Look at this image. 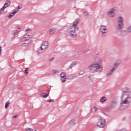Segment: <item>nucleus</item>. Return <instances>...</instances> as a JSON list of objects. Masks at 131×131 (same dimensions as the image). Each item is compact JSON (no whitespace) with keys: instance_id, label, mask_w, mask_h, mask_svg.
I'll list each match as a JSON object with an SVG mask.
<instances>
[{"instance_id":"31","label":"nucleus","mask_w":131,"mask_h":131,"mask_svg":"<svg viewBox=\"0 0 131 131\" xmlns=\"http://www.w3.org/2000/svg\"><path fill=\"white\" fill-rule=\"evenodd\" d=\"M89 15V12H84L83 13V16H88Z\"/></svg>"},{"instance_id":"35","label":"nucleus","mask_w":131,"mask_h":131,"mask_svg":"<svg viewBox=\"0 0 131 131\" xmlns=\"http://www.w3.org/2000/svg\"><path fill=\"white\" fill-rule=\"evenodd\" d=\"M26 131H33V129L32 128H26Z\"/></svg>"},{"instance_id":"23","label":"nucleus","mask_w":131,"mask_h":131,"mask_svg":"<svg viewBox=\"0 0 131 131\" xmlns=\"http://www.w3.org/2000/svg\"><path fill=\"white\" fill-rule=\"evenodd\" d=\"M42 45L48 48V46H49V42H48V41H45L42 43Z\"/></svg>"},{"instance_id":"2","label":"nucleus","mask_w":131,"mask_h":131,"mask_svg":"<svg viewBox=\"0 0 131 131\" xmlns=\"http://www.w3.org/2000/svg\"><path fill=\"white\" fill-rule=\"evenodd\" d=\"M79 27L78 26H77V25H73L72 27H70L67 29V32H68V33H70L71 36H72L73 37H76V32L75 31V30H78Z\"/></svg>"},{"instance_id":"1","label":"nucleus","mask_w":131,"mask_h":131,"mask_svg":"<svg viewBox=\"0 0 131 131\" xmlns=\"http://www.w3.org/2000/svg\"><path fill=\"white\" fill-rule=\"evenodd\" d=\"M131 103V91L127 87H125L123 89V94L121 98V102L118 103V102L116 101V107L120 110L122 111L124 109L128 108L130 106Z\"/></svg>"},{"instance_id":"12","label":"nucleus","mask_w":131,"mask_h":131,"mask_svg":"<svg viewBox=\"0 0 131 131\" xmlns=\"http://www.w3.org/2000/svg\"><path fill=\"white\" fill-rule=\"evenodd\" d=\"M121 62H122L121 59H118L116 60L115 63V69H116L117 67H118V66L121 64Z\"/></svg>"},{"instance_id":"44","label":"nucleus","mask_w":131,"mask_h":131,"mask_svg":"<svg viewBox=\"0 0 131 131\" xmlns=\"http://www.w3.org/2000/svg\"><path fill=\"white\" fill-rule=\"evenodd\" d=\"M35 131H37L36 130H35Z\"/></svg>"},{"instance_id":"33","label":"nucleus","mask_w":131,"mask_h":131,"mask_svg":"<svg viewBox=\"0 0 131 131\" xmlns=\"http://www.w3.org/2000/svg\"><path fill=\"white\" fill-rule=\"evenodd\" d=\"M84 73V72H83V71H81L79 72V74H80V75H83Z\"/></svg>"},{"instance_id":"17","label":"nucleus","mask_w":131,"mask_h":131,"mask_svg":"<svg viewBox=\"0 0 131 131\" xmlns=\"http://www.w3.org/2000/svg\"><path fill=\"white\" fill-rule=\"evenodd\" d=\"M107 101V97L105 96H103L100 98V102L101 103H104V102Z\"/></svg>"},{"instance_id":"39","label":"nucleus","mask_w":131,"mask_h":131,"mask_svg":"<svg viewBox=\"0 0 131 131\" xmlns=\"http://www.w3.org/2000/svg\"><path fill=\"white\" fill-rule=\"evenodd\" d=\"M23 46H25V47H26V46H28V43H23Z\"/></svg>"},{"instance_id":"20","label":"nucleus","mask_w":131,"mask_h":131,"mask_svg":"<svg viewBox=\"0 0 131 131\" xmlns=\"http://www.w3.org/2000/svg\"><path fill=\"white\" fill-rule=\"evenodd\" d=\"M56 32V30L54 28L51 29L49 30V33L50 34H54Z\"/></svg>"},{"instance_id":"7","label":"nucleus","mask_w":131,"mask_h":131,"mask_svg":"<svg viewBox=\"0 0 131 131\" xmlns=\"http://www.w3.org/2000/svg\"><path fill=\"white\" fill-rule=\"evenodd\" d=\"M10 5H11V2L8 1V0L6 1L4 6L0 10V14H4L5 9H6V8H8V7H9V6H10Z\"/></svg>"},{"instance_id":"6","label":"nucleus","mask_w":131,"mask_h":131,"mask_svg":"<svg viewBox=\"0 0 131 131\" xmlns=\"http://www.w3.org/2000/svg\"><path fill=\"white\" fill-rule=\"evenodd\" d=\"M97 67V63H92L90 64L88 69H89V71L92 72V73H95L96 72V68Z\"/></svg>"},{"instance_id":"18","label":"nucleus","mask_w":131,"mask_h":131,"mask_svg":"<svg viewBox=\"0 0 131 131\" xmlns=\"http://www.w3.org/2000/svg\"><path fill=\"white\" fill-rule=\"evenodd\" d=\"M47 49H48V47H47V46H45V45H43V44H42L40 48V51H46Z\"/></svg>"},{"instance_id":"28","label":"nucleus","mask_w":131,"mask_h":131,"mask_svg":"<svg viewBox=\"0 0 131 131\" xmlns=\"http://www.w3.org/2000/svg\"><path fill=\"white\" fill-rule=\"evenodd\" d=\"M60 77H67V76H65V73H61L60 75Z\"/></svg>"},{"instance_id":"11","label":"nucleus","mask_w":131,"mask_h":131,"mask_svg":"<svg viewBox=\"0 0 131 131\" xmlns=\"http://www.w3.org/2000/svg\"><path fill=\"white\" fill-rule=\"evenodd\" d=\"M19 12V10H14L12 13H11L9 15H8L9 19H12L15 14Z\"/></svg>"},{"instance_id":"5","label":"nucleus","mask_w":131,"mask_h":131,"mask_svg":"<svg viewBox=\"0 0 131 131\" xmlns=\"http://www.w3.org/2000/svg\"><path fill=\"white\" fill-rule=\"evenodd\" d=\"M100 31L102 33V36H106L108 32V29L106 26H101L100 27Z\"/></svg>"},{"instance_id":"24","label":"nucleus","mask_w":131,"mask_h":131,"mask_svg":"<svg viewBox=\"0 0 131 131\" xmlns=\"http://www.w3.org/2000/svg\"><path fill=\"white\" fill-rule=\"evenodd\" d=\"M89 79L90 80H91V81H94V79H95V78H94L93 75H90L89 77Z\"/></svg>"},{"instance_id":"37","label":"nucleus","mask_w":131,"mask_h":131,"mask_svg":"<svg viewBox=\"0 0 131 131\" xmlns=\"http://www.w3.org/2000/svg\"><path fill=\"white\" fill-rule=\"evenodd\" d=\"M93 109L94 110V111L96 112V111H98V108L96 107V106H94L93 107Z\"/></svg>"},{"instance_id":"9","label":"nucleus","mask_w":131,"mask_h":131,"mask_svg":"<svg viewBox=\"0 0 131 131\" xmlns=\"http://www.w3.org/2000/svg\"><path fill=\"white\" fill-rule=\"evenodd\" d=\"M102 71H103V66L100 65L98 63H97L95 72H97L98 73H101Z\"/></svg>"},{"instance_id":"15","label":"nucleus","mask_w":131,"mask_h":131,"mask_svg":"<svg viewBox=\"0 0 131 131\" xmlns=\"http://www.w3.org/2000/svg\"><path fill=\"white\" fill-rule=\"evenodd\" d=\"M115 70V68H113V69L111 70L108 73L106 74V76H110L112 73H113V71Z\"/></svg>"},{"instance_id":"3","label":"nucleus","mask_w":131,"mask_h":131,"mask_svg":"<svg viewBox=\"0 0 131 131\" xmlns=\"http://www.w3.org/2000/svg\"><path fill=\"white\" fill-rule=\"evenodd\" d=\"M117 22L118 23L117 26V30H121L123 28V25H124V21L123 20L122 16H119L117 19Z\"/></svg>"},{"instance_id":"21","label":"nucleus","mask_w":131,"mask_h":131,"mask_svg":"<svg viewBox=\"0 0 131 131\" xmlns=\"http://www.w3.org/2000/svg\"><path fill=\"white\" fill-rule=\"evenodd\" d=\"M78 23H79V19L77 18L73 22V25H77V24H78Z\"/></svg>"},{"instance_id":"14","label":"nucleus","mask_w":131,"mask_h":131,"mask_svg":"<svg viewBox=\"0 0 131 131\" xmlns=\"http://www.w3.org/2000/svg\"><path fill=\"white\" fill-rule=\"evenodd\" d=\"M75 124V120H71L69 123V125L70 126H73Z\"/></svg>"},{"instance_id":"4","label":"nucleus","mask_w":131,"mask_h":131,"mask_svg":"<svg viewBox=\"0 0 131 131\" xmlns=\"http://www.w3.org/2000/svg\"><path fill=\"white\" fill-rule=\"evenodd\" d=\"M106 125V120L103 118H100L97 123V126L100 128H104Z\"/></svg>"},{"instance_id":"19","label":"nucleus","mask_w":131,"mask_h":131,"mask_svg":"<svg viewBox=\"0 0 131 131\" xmlns=\"http://www.w3.org/2000/svg\"><path fill=\"white\" fill-rule=\"evenodd\" d=\"M67 77H62L60 78V81L62 82V83H64L66 80H67Z\"/></svg>"},{"instance_id":"30","label":"nucleus","mask_w":131,"mask_h":131,"mask_svg":"<svg viewBox=\"0 0 131 131\" xmlns=\"http://www.w3.org/2000/svg\"><path fill=\"white\" fill-rule=\"evenodd\" d=\"M127 32L129 33L131 32V26H130L127 29Z\"/></svg>"},{"instance_id":"43","label":"nucleus","mask_w":131,"mask_h":131,"mask_svg":"<svg viewBox=\"0 0 131 131\" xmlns=\"http://www.w3.org/2000/svg\"><path fill=\"white\" fill-rule=\"evenodd\" d=\"M29 30H30V29H28L26 30V31H29Z\"/></svg>"},{"instance_id":"32","label":"nucleus","mask_w":131,"mask_h":131,"mask_svg":"<svg viewBox=\"0 0 131 131\" xmlns=\"http://www.w3.org/2000/svg\"><path fill=\"white\" fill-rule=\"evenodd\" d=\"M25 73H26V74H28V68H26L25 69Z\"/></svg>"},{"instance_id":"26","label":"nucleus","mask_w":131,"mask_h":131,"mask_svg":"<svg viewBox=\"0 0 131 131\" xmlns=\"http://www.w3.org/2000/svg\"><path fill=\"white\" fill-rule=\"evenodd\" d=\"M121 35L122 36H124V35H126V31H123L121 32Z\"/></svg>"},{"instance_id":"25","label":"nucleus","mask_w":131,"mask_h":131,"mask_svg":"<svg viewBox=\"0 0 131 131\" xmlns=\"http://www.w3.org/2000/svg\"><path fill=\"white\" fill-rule=\"evenodd\" d=\"M41 97L42 98H48L49 94H46V93H42L41 94Z\"/></svg>"},{"instance_id":"40","label":"nucleus","mask_w":131,"mask_h":131,"mask_svg":"<svg viewBox=\"0 0 131 131\" xmlns=\"http://www.w3.org/2000/svg\"><path fill=\"white\" fill-rule=\"evenodd\" d=\"M54 57H52V58H51L49 59V61H50V62H52V61H53V60H54Z\"/></svg>"},{"instance_id":"8","label":"nucleus","mask_w":131,"mask_h":131,"mask_svg":"<svg viewBox=\"0 0 131 131\" xmlns=\"http://www.w3.org/2000/svg\"><path fill=\"white\" fill-rule=\"evenodd\" d=\"M107 14L108 17L113 18L115 16V8H112L109 11H107Z\"/></svg>"},{"instance_id":"13","label":"nucleus","mask_w":131,"mask_h":131,"mask_svg":"<svg viewBox=\"0 0 131 131\" xmlns=\"http://www.w3.org/2000/svg\"><path fill=\"white\" fill-rule=\"evenodd\" d=\"M76 65H77V61H73L72 63L70 65L68 69H70V68H72V67H74V66H76Z\"/></svg>"},{"instance_id":"10","label":"nucleus","mask_w":131,"mask_h":131,"mask_svg":"<svg viewBox=\"0 0 131 131\" xmlns=\"http://www.w3.org/2000/svg\"><path fill=\"white\" fill-rule=\"evenodd\" d=\"M30 38H31V35L29 33H26L24 38L20 39V41H26V40H28V39H30Z\"/></svg>"},{"instance_id":"41","label":"nucleus","mask_w":131,"mask_h":131,"mask_svg":"<svg viewBox=\"0 0 131 131\" xmlns=\"http://www.w3.org/2000/svg\"><path fill=\"white\" fill-rule=\"evenodd\" d=\"M17 117H18V115H16L13 116V118H17Z\"/></svg>"},{"instance_id":"29","label":"nucleus","mask_w":131,"mask_h":131,"mask_svg":"<svg viewBox=\"0 0 131 131\" xmlns=\"http://www.w3.org/2000/svg\"><path fill=\"white\" fill-rule=\"evenodd\" d=\"M59 72H60V71L59 70L56 71L55 70H53L52 71V73H54V74L59 73Z\"/></svg>"},{"instance_id":"27","label":"nucleus","mask_w":131,"mask_h":131,"mask_svg":"<svg viewBox=\"0 0 131 131\" xmlns=\"http://www.w3.org/2000/svg\"><path fill=\"white\" fill-rule=\"evenodd\" d=\"M10 104V101H8L5 104V108H9V104Z\"/></svg>"},{"instance_id":"36","label":"nucleus","mask_w":131,"mask_h":131,"mask_svg":"<svg viewBox=\"0 0 131 131\" xmlns=\"http://www.w3.org/2000/svg\"><path fill=\"white\" fill-rule=\"evenodd\" d=\"M19 9H22V5H18V6L17 7V10H19Z\"/></svg>"},{"instance_id":"22","label":"nucleus","mask_w":131,"mask_h":131,"mask_svg":"<svg viewBox=\"0 0 131 131\" xmlns=\"http://www.w3.org/2000/svg\"><path fill=\"white\" fill-rule=\"evenodd\" d=\"M12 34H13V35H18V34H19V31L18 30H15L12 31Z\"/></svg>"},{"instance_id":"34","label":"nucleus","mask_w":131,"mask_h":131,"mask_svg":"<svg viewBox=\"0 0 131 131\" xmlns=\"http://www.w3.org/2000/svg\"><path fill=\"white\" fill-rule=\"evenodd\" d=\"M55 100L54 99H49L47 100V102H49V103H52V102H54Z\"/></svg>"},{"instance_id":"38","label":"nucleus","mask_w":131,"mask_h":131,"mask_svg":"<svg viewBox=\"0 0 131 131\" xmlns=\"http://www.w3.org/2000/svg\"><path fill=\"white\" fill-rule=\"evenodd\" d=\"M115 105V101H113L112 103V106L114 107V106Z\"/></svg>"},{"instance_id":"16","label":"nucleus","mask_w":131,"mask_h":131,"mask_svg":"<svg viewBox=\"0 0 131 131\" xmlns=\"http://www.w3.org/2000/svg\"><path fill=\"white\" fill-rule=\"evenodd\" d=\"M76 77V76L74 75H69V76H68V78L70 80H72V79H74V78H75Z\"/></svg>"},{"instance_id":"42","label":"nucleus","mask_w":131,"mask_h":131,"mask_svg":"<svg viewBox=\"0 0 131 131\" xmlns=\"http://www.w3.org/2000/svg\"><path fill=\"white\" fill-rule=\"evenodd\" d=\"M2 54V47H0V55Z\"/></svg>"}]
</instances>
